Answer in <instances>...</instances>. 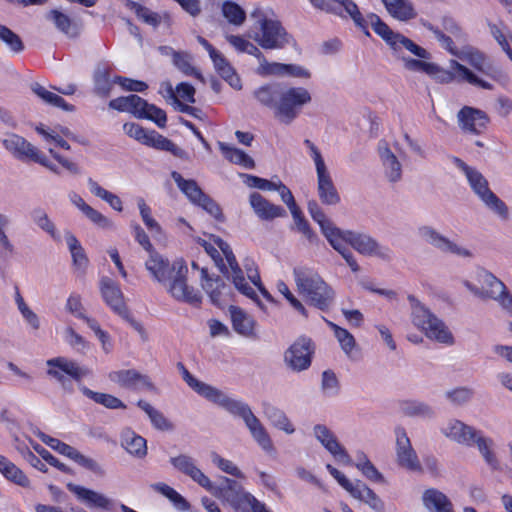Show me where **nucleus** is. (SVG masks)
<instances>
[{
	"instance_id": "1",
	"label": "nucleus",
	"mask_w": 512,
	"mask_h": 512,
	"mask_svg": "<svg viewBox=\"0 0 512 512\" xmlns=\"http://www.w3.org/2000/svg\"><path fill=\"white\" fill-rule=\"evenodd\" d=\"M145 268L154 280L165 286L175 300L191 305L201 303L200 292L187 283L188 267L184 260L178 259L170 263L157 251H153L145 262Z\"/></svg>"
},
{
	"instance_id": "2",
	"label": "nucleus",
	"mask_w": 512,
	"mask_h": 512,
	"mask_svg": "<svg viewBox=\"0 0 512 512\" xmlns=\"http://www.w3.org/2000/svg\"><path fill=\"white\" fill-rule=\"evenodd\" d=\"M293 275L299 291L307 297L310 305L321 311L329 310L335 292L316 272L299 267L294 268Z\"/></svg>"
},
{
	"instance_id": "3",
	"label": "nucleus",
	"mask_w": 512,
	"mask_h": 512,
	"mask_svg": "<svg viewBox=\"0 0 512 512\" xmlns=\"http://www.w3.org/2000/svg\"><path fill=\"white\" fill-rule=\"evenodd\" d=\"M443 433L459 444H463L468 447L476 446L485 462L492 469H496L498 467V460L492 451L494 441L491 438L485 437L480 430H477L462 421L452 420L443 429Z\"/></svg>"
},
{
	"instance_id": "4",
	"label": "nucleus",
	"mask_w": 512,
	"mask_h": 512,
	"mask_svg": "<svg viewBox=\"0 0 512 512\" xmlns=\"http://www.w3.org/2000/svg\"><path fill=\"white\" fill-rule=\"evenodd\" d=\"M451 159L455 166L464 173L471 190L481 202L500 218L508 219L507 205L489 188L488 180L483 174L456 156H453Z\"/></svg>"
},
{
	"instance_id": "5",
	"label": "nucleus",
	"mask_w": 512,
	"mask_h": 512,
	"mask_svg": "<svg viewBox=\"0 0 512 512\" xmlns=\"http://www.w3.org/2000/svg\"><path fill=\"white\" fill-rule=\"evenodd\" d=\"M250 16L260 30L253 39L263 49H283L287 45L295 43L294 38L285 30L280 21L268 19L261 8H255Z\"/></svg>"
},
{
	"instance_id": "6",
	"label": "nucleus",
	"mask_w": 512,
	"mask_h": 512,
	"mask_svg": "<svg viewBox=\"0 0 512 512\" xmlns=\"http://www.w3.org/2000/svg\"><path fill=\"white\" fill-rule=\"evenodd\" d=\"M411 318L415 326L422 329L430 339L444 344H453L454 338L445 323L433 314L414 295H408Z\"/></svg>"
},
{
	"instance_id": "7",
	"label": "nucleus",
	"mask_w": 512,
	"mask_h": 512,
	"mask_svg": "<svg viewBox=\"0 0 512 512\" xmlns=\"http://www.w3.org/2000/svg\"><path fill=\"white\" fill-rule=\"evenodd\" d=\"M213 496L227 502L235 512H249L247 503L250 496L249 492H245L243 486L236 480L221 476L217 482L209 479V485L204 486Z\"/></svg>"
},
{
	"instance_id": "8",
	"label": "nucleus",
	"mask_w": 512,
	"mask_h": 512,
	"mask_svg": "<svg viewBox=\"0 0 512 512\" xmlns=\"http://www.w3.org/2000/svg\"><path fill=\"white\" fill-rule=\"evenodd\" d=\"M100 291L105 303L130 326L135 329L142 341L148 340V334L143 325L137 321L129 312L125 302L123 293L119 285L109 277H103L100 281Z\"/></svg>"
},
{
	"instance_id": "9",
	"label": "nucleus",
	"mask_w": 512,
	"mask_h": 512,
	"mask_svg": "<svg viewBox=\"0 0 512 512\" xmlns=\"http://www.w3.org/2000/svg\"><path fill=\"white\" fill-rule=\"evenodd\" d=\"M307 209L311 218L319 225L320 230L329 244L342 255L349 248L346 230L338 228L331 219H329L319 203L316 200H309Z\"/></svg>"
},
{
	"instance_id": "10",
	"label": "nucleus",
	"mask_w": 512,
	"mask_h": 512,
	"mask_svg": "<svg viewBox=\"0 0 512 512\" xmlns=\"http://www.w3.org/2000/svg\"><path fill=\"white\" fill-rule=\"evenodd\" d=\"M311 100V94L306 88L284 85L276 118L284 124L292 123L300 114L302 107Z\"/></svg>"
},
{
	"instance_id": "11",
	"label": "nucleus",
	"mask_w": 512,
	"mask_h": 512,
	"mask_svg": "<svg viewBox=\"0 0 512 512\" xmlns=\"http://www.w3.org/2000/svg\"><path fill=\"white\" fill-rule=\"evenodd\" d=\"M316 345L307 336L298 337L284 352L283 361L288 369L293 372L308 370L312 364Z\"/></svg>"
},
{
	"instance_id": "12",
	"label": "nucleus",
	"mask_w": 512,
	"mask_h": 512,
	"mask_svg": "<svg viewBox=\"0 0 512 512\" xmlns=\"http://www.w3.org/2000/svg\"><path fill=\"white\" fill-rule=\"evenodd\" d=\"M324 11L342 18H351L356 27L361 29L366 36H371L368 30V22L353 0H328Z\"/></svg>"
},
{
	"instance_id": "13",
	"label": "nucleus",
	"mask_w": 512,
	"mask_h": 512,
	"mask_svg": "<svg viewBox=\"0 0 512 512\" xmlns=\"http://www.w3.org/2000/svg\"><path fill=\"white\" fill-rule=\"evenodd\" d=\"M348 244L358 253L365 256H377L381 259L390 258V250L382 247L374 238L368 234L346 230Z\"/></svg>"
},
{
	"instance_id": "14",
	"label": "nucleus",
	"mask_w": 512,
	"mask_h": 512,
	"mask_svg": "<svg viewBox=\"0 0 512 512\" xmlns=\"http://www.w3.org/2000/svg\"><path fill=\"white\" fill-rule=\"evenodd\" d=\"M397 463L409 471H421L422 467L418 456L413 449L410 439L403 427L395 429Z\"/></svg>"
},
{
	"instance_id": "15",
	"label": "nucleus",
	"mask_w": 512,
	"mask_h": 512,
	"mask_svg": "<svg viewBox=\"0 0 512 512\" xmlns=\"http://www.w3.org/2000/svg\"><path fill=\"white\" fill-rule=\"evenodd\" d=\"M205 398L221 406L233 416L240 417L245 424L250 420H253L252 418L255 416L247 403L230 398L215 387H212Z\"/></svg>"
},
{
	"instance_id": "16",
	"label": "nucleus",
	"mask_w": 512,
	"mask_h": 512,
	"mask_svg": "<svg viewBox=\"0 0 512 512\" xmlns=\"http://www.w3.org/2000/svg\"><path fill=\"white\" fill-rule=\"evenodd\" d=\"M457 58L468 62L475 70L493 80H498L501 77V71L495 68L488 61L486 55L474 46H463L459 50Z\"/></svg>"
},
{
	"instance_id": "17",
	"label": "nucleus",
	"mask_w": 512,
	"mask_h": 512,
	"mask_svg": "<svg viewBox=\"0 0 512 512\" xmlns=\"http://www.w3.org/2000/svg\"><path fill=\"white\" fill-rule=\"evenodd\" d=\"M477 280L481 287H477L467 280L463 281V284L473 295L483 300L497 299L495 294L500 293L505 286L494 274L484 269L477 273Z\"/></svg>"
},
{
	"instance_id": "18",
	"label": "nucleus",
	"mask_w": 512,
	"mask_h": 512,
	"mask_svg": "<svg viewBox=\"0 0 512 512\" xmlns=\"http://www.w3.org/2000/svg\"><path fill=\"white\" fill-rule=\"evenodd\" d=\"M457 118L464 132L476 135L483 133L490 121L486 112L470 106H464L458 112Z\"/></svg>"
},
{
	"instance_id": "19",
	"label": "nucleus",
	"mask_w": 512,
	"mask_h": 512,
	"mask_svg": "<svg viewBox=\"0 0 512 512\" xmlns=\"http://www.w3.org/2000/svg\"><path fill=\"white\" fill-rule=\"evenodd\" d=\"M108 377L122 388L130 390H139L141 388H146L150 391L155 390V386L150 378L135 369L113 371L109 373Z\"/></svg>"
},
{
	"instance_id": "20",
	"label": "nucleus",
	"mask_w": 512,
	"mask_h": 512,
	"mask_svg": "<svg viewBox=\"0 0 512 512\" xmlns=\"http://www.w3.org/2000/svg\"><path fill=\"white\" fill-rule=\"evenodd\" d=\"M419 235L430 245L439 249L444 253H451L461 257H470L471 252L466 248L458 246L434 228L430 226H422L419 228Z\"/></svg>"
},
{
	"instance_id": "21",
	"label": "nucleus",
	"mask_w": 512,
	"mask_h": 512,
	"mask_svg": "<svg viewBox=\"0 0 512 512\" xmlns=\"http://www.w3.org/2000/svg\"><path fill=\"white\" fill-rule=\"evenodd\" d=\"M317 440L341 463L352 465L353 461L345 448L338 442L336 436L327 426L317 424L314 426Z\"/></svg>"
},
{
	"instance_id": "22",
	"label": "nucleus",
	"mask_w": 512,
	"mask_h": 512,
	"mask_svg": "<svg viewBox=\"0 0 512 512\" xmlns=\"http://www.w3.org/2000/svg\"><path fill=\"white\" fill-rule=\"evenodd\" d=\"M249 203L255 215L262 221L287 217V211L282 206L273 204L258 192L250 194Z\"/></svg>"
},
{
	"instance_id": "23",
	"label": "nucleus",
	"mask_w": 512,
	"mask_h": 512,
	"mask_svg": "<svg viewBox=\"0 0 512 512\" xmlns=\"http://www.w3.org/2000/svg\"><path fill=\"white\" fill-rule=\"evenodd\" d=\"M2 144L6 150L21 161L34 162L40 153V150L25 138L13 133L3 139Z\"/></svg>"
},
{
	"instance_id": "24",
	"label": "nucleus",
	"mask_w": 512,
	"mask_h": 512,
	"mask_svg": "<svg viewBox=\"0 0 512 512\" xmlns=\"http://www.w3.org/2000/svg\"><path fill=\"white\" fill-rule=\"evenodd\" d=\"M66 487L76 496L78 501L89 508L108 510L111 507L112 501L104 494L71 482L67 483Z\"/></svg>"
},
{
	"instance_id": "25",
	"label": "nucleus",
	"mask_w": 512,
	"mask_h": 512,
	"mask_svg": "<svg viewBox=\"0 0 512 512\" xmlns=\"http://www.w3.org/2000/svg\"><path fill=\"white\" fill-rule=\"evenodd\" d=\"M169 462L175 470L190 477L201 487L209 485V477L197 467L195 459L190 455L179 454L171 457Z\"/></svg>"
},
{
	"instance_id": "26",
	"label": "nucleus",
	"mask_w": 512,
	"mask_h": 512,
	"mask_svg": "<svg viewBox=\"0 0 512 512\" xmlns=\"http://www.w3.org/2000/svg\"><path fill=\"white\" fill-rule=\"evenodd\" d=\"M284 85L279 82L266 83L253 91L258 103L273 111L276 117Z\"/></svg>"
},
{
	"instance_id": "27",
	"label": "nucleus",
	"mask_w": 512,
	"mask_h": 512,
	"mask_svg": "<svg viewBox=\"0 0 512 512\" xmlns=\"http://www.w3.org/2000/svg\"><path fill=\"white\" fill-rule=\"evenodd\" d=\"M378 153L387 179L392 183L398 182L402 177V165L386 141L379 142Z\"/></svg>"
},
{
	"instance_id": "28",
	"label": "nucleus",
	"mask_w": 512,
	"mask_h": 512,
	"mask_svg": "<svg viewBox=\"0 0 512 512\" xmlns=\"http://www.w3.org/2000/svg\"><path fill=\"white\" fill-rule=\"evenodd\" d=\"M317 174V193L320 201L324 205L335 206L340 203L341 197L333 183L328 170Z\"/></svg>"
},
{
	"instance_id": "29",
	"label": "nucleus",
	"mask_w": 512,
	"mask_h": 512,
	"mask_svg": "<svg viewBox=\"0 0 512 512\" xmlns=\"http://www.w3.org/2000/svg\"><path fill=\"white\" fill-rule=\"evenodd\" d=\"M422 501L429 512H455L451 500L438 489L425 490Z\"/></svg>"
},
{
	"instance_id": "30",
	"label": "nucleus",
	"mask_w": 512,
	"mask_h": 512,
	"mask_svg": "<svg viewBox=\"0 0 512 512\" xmlns=\"http://www.w3.org/2000/svg\"><path fill=\"white\" fill-rule=\"evenodd\" d=\"M45 18L52 21L57 30L68 36L76 38L80 34V27L68 15L63 12L52 9L46 13Z\"/></svg>"
},
{
	"instance_id": "31",
	"label": "nucleus",
	"mask_w": 512,
	"mask_h": 512,
	"mask_svg": "<svg viewBox=\"0 0 512 512\" xmlns=\"http://www.w3.org/2000/svg\"><path fill=\"white\" fill-rule=\"evenodd\" d=\"M216 72L234 89L242 88L241 79L222 53L211 58Z\"/></svg>"
},
{
	"instance_id": "32",
	"label": "nucleus",
	"mask_w": 512,
	"mask_h": 512,
	"mask_svg": "<svg viewBox=\"0 0 512 512\" xmlns=\"http://www.w3.org/2000/svg\"><path fill=\"white\" fill-rule=\"evenodd\" d=\"M121 444L128 453L138 458H143L147 454L146 439L129 428L122 432Z\"/></svg>"
},
{
	"instance_id": "33",
	"label": "nucleus",
	"mask_w": 512,
	"mask_h": 512,
	"mask_svg": "<svg viewBox=\"0 0 512 512\" xmlns=\"http://www.w3.org/2000/svg\"><path fill=\"white\" fill-rule=\"evenodd\" d=\"M388 13L400 21L414 19L417 13L409 0H382Z\"/></svg>"
},
{
	"instance_id": "34",
	"label": "nucleus",
	"mask_w": 512,
	"mask_h": 512,
	"mask_svg": "<svg viewBox=\"0 0 512 512\" xmlns=\"http://www.w3.org/2000/svg\"><path fill=\"white\" fill-rule=\"evenodd\" d=\"M146 145L149 147H153L155 149L161 150V151L170 152L172 155H174L177 158L184 159V160L188 159V153L185 150L178 147L170 139L164 137L163 135L159 134L155 130L150 131L149 140Z\"/></svg>"
},
{
	"instance_id": "35",
	"label": "nucleus",
	"mask_w": 512,
	"mask_h": 512,
	"mask_svg": "<svg viewBox=\"0 0 512 512\" xmlns=\"http://www.w3.org/2000/svg\"><path fill=\"white\" fill-rule=\"evenodd\" d=\"M31 90L47 105L60 108L67 112H73L75 110L74 105L67 103L60 95L47 90L37 82L31 84Z\"/></svg>"
},
{
	"instance_id": "36",
	"label": "nucleus",
	"mask_w": 512,
	"mask_h": 512,
	"mask_svg": "<svg viewBox=\"0 0 512 512\" xmlns=\"http://www.w3.org/2000/svg\"><path fill=\"white\" fill-rule=\"evenodd\" d=\"M231 269V279L235 286V288L242 293L243 295L254 300L261 309H264L261 301L259 300L258 295L255 290L245 281L244 274L242 269L240 268L238 262L236 261V265L228 264ZM227 278H230L229 273L225 274Z\"/></svg>"
},
{
	"instance_id": "37",
	"label": "nucleus",
	"mask_w": 512,
	"mask_h": 512,
	"mask_svg": "<svg viewBox=\"0 0 512 512\" xmlns=\"http://www.w3.org/2000/svg\"><path fill=\"white\" fill-rule=\"evenodd\" d=\"M231 320L234 330L243 336L250 337L254 335L255 321L242 309L230 307Z\"/></svg>"
},
{
	"instance_id": "38",
	"label": "nucleus",
	"mask_w": 512,
	"mask_h": 512,
	"mask_svg": "<svg viewBox=\"0 0 512 512\" xmlns=\"http://www.w3.org/2000/svg\"><path fill=\"white\" fill-rule=\"evenodd\" d=\"M141 105H147V101L136 94L112 99L108 104L109 108L131 113L136 118Z\"/></svg>"
},
{
	"instance_id": "39",
	"label": "nucleus",
	"mask_w": 512,
	"mask_h": 512,
	"mask_svg": "<svg viewBox=\"0 0 512 512\" xmlns=\"http://www.w3.org/2000/svg\"><path fill=\"white\" fill-rule=\"evenodd\" d=\"M367 22L370 23L374 32L382 38L383 41L391 48L396 45V39L401 33L393 31L377 14L369 13L367 15Z\"/></svg>"
},
{
	"instance_id": "40",
	"label": "nucleus",
	"mask_w": 512,
	"mask_h": 512,
	"mask_svg": "<svg viewBox=\"0 0 512 512\" xmlns=\"http://www.w3.org/2000/svg\"><path fill=\"white\" fill-rule=\"evenodd\" d=\"M0 472L6 479L21 487L30 486V480L24 472L3 455H0Z\"/></svg>"
},
{
	"instance_id": "41",
	"label": "nucleus",
	"mask_w": 512,
	"mask_h": 512,
	"mask_svg": "<svg viewBox=\"0 0 512 512\" xmlns=\"http://www.w3.org/2000/svg\"><path fill=\"white\" fill-rule=\"evenodd\" d=\"M50 367H57L64 374L69 375L72 379L80 382L83 377L88 374V370L80 367L75 361L67 360L64 357H57L47 361Z\"/></svg>"
},
{
	"instance_id": "42",
	"label": "nucleus",
	"mask_w": 512,
	"mask_h": 512,
	"mask_svg": "<svg viewBox=\"0 0 512 512\" xmlns=\"http://www.w3.org/2000/svg\"><path fill=\"white\" fill-rule=\"evenodd\" d=\"M401 412L408 417H419L424 419L433 418V408L425 402L418 400H405L400 403Z\"/></svg>"
},
{
	"instance_id": "43",
	"label": "nucleus",
	"mask_w": 512,
	"mask_h": 512,
	"mask_svg": "<svg viewBox=\"0 0 512 512\" xmlns=\"http://www.w3.org/2000/svg\"><path fill=\"white\" fill-rule=\"evenodd\" d=\"M449 66L452 70H456L458 72L459 82H467L471 85L478 86L486 90H492L494 88L491 83L479 78L474 72L459 63L457 60H450Z\"/></svg>"
},
{
	"instance_id": "44",
	"label": "nucleus",
	"mask_w": 512,
	"mask_h": 512,
	"mask_svg": "<svg viewBox=\"0 0 512 512\" xmlns=\"http://www.w3.org/2000/svg\"><path fill=\"white\" fill-rule=\"evenodd\" d=\"M264 415L276 428L292 434L295 429L287 418L286 414L278 407L271 404H263Z\"/></svg>"
},
{
	"instance_id": "45",
	"label": "nucleus",
	"mask_w": 512,
	"mask_h": 512,
	"mask_svg": "<svg viewBox=\"0 0 512 512\" xmlns=\"http://www.w3.org/2000/svg\"><path fill=\"white\" fill-rule=\"evenodd\" d=\"M173 180L177 184L178 188L188 197V199L197 204L201 198L205 196V193L198 186L195 180H186L182 175L176 171L171 174Z\"/></svg>"
},
{
	"instance_id": "46",
	"label": "nucleus",
	"mask_w": 512,
	"mask_h": 512,
	"mask_svg": "<svg viewBox=\"0 0 512 512\" xmlns=\"http://www.w3.org/2000/svg\"><path fill=\"white\" fill-rule=\"evenodd\" d=\"M137 406L142 409L149 417L153 427L161 431L173 430V424L164 416V414L155 409L150 403L140 399Z\"/></svg>"
},
{
	"instance_id": "47",
	"label": "nucleus",
	"mask_w": 512,
	"mask_h": 512,
	"mask_svg": "<svg viewBox=\"0 0 512 512\" xmlns=\"http://www.w3.org/2000/svg\"><path fill=\"white\" fill-rule=\"evenodd\" d=\"M80 390L89 399L93 400L95 403L103 405L108 409H125L126 405L119 398L101 392H95L86 386H80Z\"/></svg>"
},
{
	"instance_id": "48",
	"label": "nucleus",
	"mask_w": 512,
	"mask_h": 512,
	"mask_svg": "<svg viewBox=\"0 0 512 512\" xmlns=\"http://www.w3.org/2000/svg\"><path fill=\"white\" fill-rule=\"evenodd\" d=\"M245 425L250 431L253 439L258 443V445L267 452L273 450V444L269 434L267 433L265 427L262 425L260 420L254 416Z\"/></svg>"
},
{
	"instance_id": "49",
	"label": "nucleus",
	"mask_w": 512,
	"mask_h": 512,
	"mask_svg": "<svg viewBox=\"0 0 512 512\" xmlns=\"http://www.w3.org/2000/svg\"><path fill=\"white\" fill-rule=\"evenodd\" d=\"M396 42V45H392V47L390 48L396 55H399L402 49H405L418 58H431V54L425 48L419 46L418 44H416L414 41L404 36L403 34H400L398 39H396Z\"/></svg>"
},
{
	"instance_id": "50",
	"label": "nucleus",
	"mask_w": 512,
	"mask_h": 512,
	"mask_svg": "<svg viewBox=\"0 0 512 512\" xmlns=\"http://www.w3.org/2000/svg\"><path fill=\"white\" fill-rule=\"evenodd\" d=\"M124 3L128 9L133 10L136 16L146 24L156 28L161 23V15L151 11L149 8L132 0H125Z\"/></svg>"
},
{
	"instance_id": "51",
	"label": "nucleus",
	"mask_w": 512,
	"mask_h": 512,
	"mask_svg": "<svg viewBox=\"0 0 512 512\" xmlns=\"http://www.w3.org/2000/svg\"><path fill=\"white\" fill-rule=\"evenodd\" d=\"M151 488L168 498L179 510L186 511L189 509L190 505L188 501L169 485L163 482H158L151 484Z\"/></svg>"
},
{
	"instance_id": "52",
	"label": "nucleus",
	"mask_w": 512,
	"mask_h": 512,
	"mask_svg": "<svg viewBox=\"0 0 512 512\" xmlns=\"http://www.w3.org/2000/svg\"><path fill=\"white\" fill-rule=\"evenodd\" d=\"M137 118L139 119H148L153 121L159 128L166 127L167 115L166 112L155 106L154 104H150L147 102V105H141L137 113Z\"/></svg>"
},
{
	"instance_id": "53",
	"label": "nucleus",
	"mask_w": 512,
	"mask_h": 512,
	"mask_svg": "<svg viewBox=\"0 0 512 512\" xmlns=\"http://www.w3.org/2000/svg\"><path fill=\"white\" fill-rule=\"evenodd\" d=\"M87 183L92 194L106 201L114 210L119 212L123 210L122 201L116 194L102 188L92 178H88Z\"/></svg>"
},
{
	"instance_id": "54",
	"label": "nucleus",
	"mask_w": 512,
	"mask_h": 512,
	"mask_svg": "<svg viewBox=\"0 0 512 512\" xmlns=\"http://www.w3.org/2000/svg\"><path fill=\"white\" fill-rule=\"evenodd\" d=\"M65 238L72 256L73 264L78 268H85L88 264V258L80 242L71 232H66Z\"/></svg>"
},
{
	"instance_id": "55",
	"label": "nucleus",
	"mask_w": 512,
	"mask_h": 512,
	"mask_svg": "<svg viewBox=\"0 0 512 512\" xmlns=\"http://www.w3.org/2000/svg\"><path fill=\"white\" fill-rule=\"evenodd\" d=\"M221 11L227 21L234 26H241L246 20L244 9L233 1H225Z\"/></svg>"
},
{
	"instance_id": "56",
	"label": "nucleus",
	"mask_w": 512,
	"mask_h": 512,
	"mask_svg": "<svg viewBox=\"0 0 512 512\" xmlns=\"http://www.w3.org/2000/svg\"><path fill=\"white\" fill-rule=\"evenodd\" d=\"M359 496H353L354 498L365 502L376 512L384 511V503L378 497V495L370 489L364 482L358 480Z\"/></svg>"
},
{
	"instance_id": "57",
	"label": "nucleus",
	"mask_w": 512,
	"mask_h": 512,
	"mask_svg": "<svg viewBox=\"0 0 512 512\" xmlns=\"http://www.w3.org/2000/svg\"><path fill=\"white\" fill-rule=\"evenodd\" d=\"M0 40L12 53L19 54L25 49L21 37L9 27L2 24H0Z\"/></svg>"
},
{
	"instance_id": "58",
	"label": "nucleus",
	"mask_w": 512,
	"mask_h": 512,
	"mask_svg": "<svg viewBox=\"0 0 512 512\" xmlns=\"http://www.w3.org/2000/svg\"><path fill=\"white\" fill-rule=\"evenodd\" d=\"M177 368L182 374L183 380L187 383V385L193 389L196 393L201 395L202 397H206L209 391L213 386L206 384L198 379H196L185 367L182 362L177 363Z\"/></svg>"
},
{
	"instance_id": "59",
	"label": "nucleus",
	"mask_w": 512,
	"mask_h": 512,
	"mask_svg": "<svg viewBox=\"0 0 512 512\" xmlns=\"http://www.w3.org/2000/svg\"><path fill=\"white\" fill-rule=\"evenodd\" d=\"M421 24L434 34L435 38L440 42L445 50L455 57L458 56L460 49L455 46L451 37L444 34L439 28L435 27L427 20H421Z\"/></svg>"
},
{
	"instance_id": "60",
	"label": "nucleus",
	"mask_w": 512,
	"mask_h": 512,
	"mask_svg": "<svg viewBox=\"0 0 512 512\" xmlns=\"http://www.w3.org/2000/svg\"><path fill=\"white\" fill-rule=\"evenodd\" d=\"M31 218L39 228L47 232L52 238L59 239L54 223L42 208L32 210Z\"/></svg>"
},
{
	"instance_id": "61",
	"label": "nucleus",
	"mask_w": 512,
	"mask_h": 512,
	"mask_svg": "<svg viewBox=\"0 0 512 512\" xmlns=\"http://www.w3.org/2000/svg\"><path fill=\"white\" fill-rule=\"evenodd\" d=\"M112 89L109 72L106 69H97L94 74V90L101 97H107Z\"/></svg>"
},
{
	"instance_id": "62",
	"label": "nucleus",
	"mask_w": 512,
	"mask_h": 512,
	"mask_svg": "<svg viewBox=\"0 0 512 512\" xmlns=\"http://www.w3.org/2000/svg\"><path fill=\"white\" fill-rule=\"evenodd\" d=\"M173 63L184 75L194 76L201 82H205L203 75L191 65L187 56L182 55L180 52L173 51Z\"/></svg>"
},
{
	"instance_id": "63",
	"label": "nucleus",
	"mask_w": 512,
	"mask_h": 512,
	"mask_svg": "<svg viewBox=\"0 0 512 512\" xmlns=\"http://www.w3.org/2000/svg\"><path fill=\"white\" fill-rule=\"evenodd\" d=\"M37 437L47 446L57 451L58 453L70 458L75 451V448L60 441L57 438L51 437L42 431H38Z\"/></svg>"
},
{
	"instance_id": "64",
	"label": "nucleus",
	"mask_w": 512,
	"mask_h": 512,
	"mask_svg": "<svg viewBox=\"0 0 512 512\" xmlns=\"http://www.w3.org/2000/svg\"><path fill=\"white\" fill-rule=\"evenodd\" d=\"M403 61L404 68L413 72H424L427 75L436 71L435 63L424 61L425 59H414L411 57L398 56Z\"/></svg>"
}]
</instances>
